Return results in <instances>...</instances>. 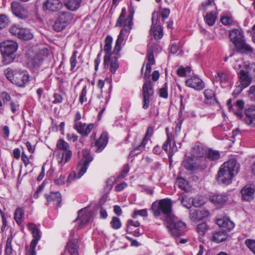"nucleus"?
Masks as SVG:
<instances>
[{"instance_id": "4c0bfd02", "label": "nucleus", "mask_w": 255, "mask_h": 255, "mask_svg": "<svg viewBox=\"0 0 255 255\" xmlns=\"http://www.w3.org/2000/svg\"><path fill=\"white\" fill-rule=\"evenodd\" d=\"M147 143V142L146 141V140L142 139L139 145L133 146V149L130 152V155L134 156L140 153L141 151L144 149L145 146Z\"/></svg>"}, {"instance_id": "f3484780", "label": "nucleus", "mask_w": 255, "mask_h": 255, "mask_svg": "<svg viewBox=\"0 0 255 255\" xmlns=\"http://www.w3.org/2000/svg\"><path fill=\"white\" fill-rule=\"evenodd\" d=\"M93 128L94 125L93 124L87 125L85 123L80 122L74 125V129L83 136H87Z\"/></svg>"}, {"instance_id": "aec40b11", "label": "nucleus", "mask_w": 255, "mask_h": 255, "mask_svg": "<svg viewBox=\"0 0 255 255\" xmlns=\"http://www.w3.org/2000/svg\"><path fill=\"white\" fill-rule=\"evenodd\" d=\"M238 52L241 53H253V48L247 44L244 38L234 43Z\"/></svg>"}, {"instance_id": "e2e57ef3", "label": "nucleus", "mask_w": 255, "mask_h": 255, "mask_svg": "<svg viewBox=\"0 0 255 255\" xmlns=\"http://www.w3.org/2000/svg\"><path fill=\"white\" fill-rule=\"evenodd\" d=\"M244 105L245 102L243 100H237L236 104L233 105V110H240V111H243L244 109Z\"/></svg>"}, {"instance_id": "b1692460", "label": "nucleus", "mask_w": 255, "mask_h": 255, "mask_svg": "<svg viewBox=\"0 0 255 255\" xmlns=\"http://www.w3.org/2000/svg\"><path fill=\"white\" fill-rule=\"evenodd\" d=\"M241 193L244 200L250 201L254 199L255 188L251 185H247L242 189Z\"/></svg>"}, {"instance_id": "ea45409f", "label": "nucleus", "mask_w": 255, "mask_h": 255, "mask_svg": "<svg viewBox=\"0 0 255 255\" xmlns=\"http://www.w3.org/2000/svg\"><path fill=\"white\" fill-rule=\"evenodd\" d=\"M127 11L126 8L124 7L122 9L121 13L119 16V17L117 21L116 26L117 27H122L126 24V23L128 24V21H127V18L125 19V16L126 14Z\"/></svg>"}, {"instance_id": "f03ea898", "label": "nucleus", "mask_w": 255, "mask_h": 255, "mask_svg": "<svg viewBox=\"0 0 255 255\" xmlns=\"http://www.w3.org/2000/svg\"><path fill=\"white\" fill-rule=\"evenodd\" d=\"M172 203L168 198L163 199L159 201L153 202L151 206V210L155 217H158L161 214L165 216L166 220H170L174 216L172 213Z\"/></svg>"}, {"instance_id": "a19ab883", "label": "nucleus", "mask_w": 255, "mask_h": 255, "mask_svg": "<svg viewBox=\"0 0 255 255\" xmlns=\"http://www.w3.org/2000/svg\"><path fill=\"white\" fill-rule=\"evenodd\" d=\"M206 152V150L202 146L199 145L195 146L192 151V155L197 157H202Z\"/></svg>"}, {"instance_id": "4d7b16f0", "label": "nucleus", "mask_w": 255, "mask_h": 255, "mask_svg": "<svg viewBox=\"0 0 255 255\" xmlns=\"http://www.w3.org/2000/svg\"><path fill=\"white\" fill-rule=\"evenodd\" d=\"M181 202L182 205L187 208H190L192 206V199L189 198L187 196L182 197Z\"/></svg>"}, {"instance_id": "2eb2a0df", "label": "nucleus", "mask_w": 255, "mask_h": 255, "mask_svg": "<svg viewBox=\"0 0 255 255\" xmlns=\"http://www.w3.org/2000/svg\"><path fill=\"white\" fill-rule=\"evenodd\" d=\"M112 42V37L110 35L107 36L105 40V46L104 48L105 52V55L104 59V67L106 68L107 66H108L109 63L110 62L112 54V53H114L111 51Z\"/></svg>"}, {"instance_id": "473e14b6", "label": "nucleus", "mask_w": 255, "mask_h": 255, "mask_svg": "<svg viewBox=\"0 0 255 255\" xmlns=\"http://www.w3.org/2000/svg\"><path fill=\"white\" fill-rule=\"evenodd\" d=\"M82 0H65L66 7L71 11L77 10L80 7Z\"/></svg>"}, {"instance_id": "09e8293b", "label": "nucleus", "mask_w": 255, "mask_h": 255, "mask_svg": "<svg viewBox=\"0 0 255 255\" xmlns=\"http://www.w3.org/2000/svg\"><path fill=\"white\" fill-rule=\"evenodd\" d=\"M17 70H13L11 68H8L4 71V75L6 78L12 83L13 79L14 78L15 74Z\"/></svg>"}, {"instance_id": "774afa93", "label": "nucleus", "mask_w": 255, "mask_h": 255, "mask_svg": "<svg viewBox=\"0 0 255 255\" xmlns=\"http://www.w3.org/2000/svg\"><path fill=\"white\" fill-rule=\"evenodd\" d=\"M204 203V201L199 197L192 199V205L195 207H201Z\"/></svg>"}, {"instance_id": "e433bc0d", "label": "nucleus", "mask_w": 255, "mask_h": 255, "mask_svg": "<svg viewBox=\"0 0 255 255\" xmlns=\"http://www.w3.org/2000/svg\"><path fill=\"white\" fill-rule=\"evenodd\" d=\"M229 80V76L225 72L219 71L214 77V81L220 83H227Z\"/></svg>"}, {"instance_id": "680f3d73", "label": "nucleus", "mask_w": 255, "mask_h": 255, "mask_svg": "<svg viewBox=\"0 0 255 255\" xmlns=\"http://www.w3.org/2000/svg\"><path fill=\"white\" fill-rule=\"evenodd\" d=\"M158 13L159 14V16L161 15V21L160 22L161 23V24H163L164 22L165 19H166L169 16L170 13V10L168 8H164L162 10L161 14H160L159 12Z\"/></svg>"}, {"instance_id": "5fc2aeb1", "label": "nucleus", "mask_w": 255, "mask_h": 255, "mask_svg": "<svg viewBox=\"0 0 255 255\" xmlns=\"http://www.w3.org/2000/svg\"><path fill=\"white\" fill-rule=\"evenodd\" d=\"M78 52L77 51H74L70 59V66H71V70H73L77 64V55Z\"/></svg>"}, {"instance_id": "6e6d98bb", "label": "nucleus", "mask_w": 255, "mask_h": 255, "mask_svg": "<svg viewBox=\"0 0 255 255\" xmlns=\"http://www.w3.org/2000/svg\"><path fill=\"white\" fill-rule=\"evenodd\" d=\"M159 95L160 97L166 99L168 98V88L166 83L159 90Z\"/></svg>"}, {"instance_id": "ddd939ff", "label": "nucleus", "mask_w": 255, "mask_h": 255, "mask_svg": "<svg viewBox=\"0 0 255 255\" xmlns=\"http://www.w3.org/2000/svg\"><path fill=\"white\" fill-rule=\"evenodd\" d=\"M48 50L47 48L40 49L29 61V65L34 68L39 67L43 63L44 59L48 56Z\"/></svg>"}, {"instance_id": "1a4fd4ad", "label": "nucleus", "mask_w": 255, "mask_h": 255, "mask_svg": "<svg viewBox=\"0 0 255 255\" xmlns=\"http://www.w3.org/2000/svg\"><path fill=\"white\" fill-rule=\"evenodd\" d=\"M184 167L189 170H194L198 169H204L207 166L205 160L201 159H193L191 157H187L182 162Z\"/></svg>"}, {"instance_id": "58836bf2", "label": "nucleus", "mask_w": 255, "mask_h": 255, "mask_svg": "<svg viewBox=\"0 0 255 255\" xmlns=\"http://www.w3.org/2000/svg\"><path fill=\"white\" fill-rule=\"evenodd\" d=\"M206 155L207 158L212 161L218 160L220 157V154L218 151L211 149L206 151Z\"/></svg>"}, {"instance_id": "0e129e2a", "label": "nucleus", "mask_w": 255, "mask_h": 255, "mask_svg": "<svg viewBox=\"0 0 255 255\" xmlns=\"http://www.w3.org/2000/svg\"><path fill=\"white\" fill-rule=\"evenodd\" d=\"M153 133V128L151 126H149L146 132L145 133V134L143 138V139L146 140V141L148 142L149 140H150V137L152 135Z\"/></svg>"}, {"instance_id": "a211bd4d", "label": "nucleus", "mask_w": 255, "mask_h": 255, "mask_svg": "<svg viewBox=\"0 0 255 255\" xmlns=\"http://www.w3.org/2000/svg\"><path fill=\"white\" fill-rule=\"evenodd\" d=\"M29 80V75L24 74L20 71H17L15 74V76L13 79L12 84L18 87H24L25 84Z\"/></svg>"}, {"instance_id": "423d86ee", "label": "nucleus", "mask_w": 255, "mask_h": 255, "mask_svg": "<svg viewBox=\"0 0 255 255\" xmlns=\"http://www.w3.org/2000/svg\"><path fill=\"white\" fill-rule=\"evenodd\" d=\"M166 227L171 235L174 237L183 236L186 231V226L185 223L181 221H177L174 216L170 220H166Z\"/></svg>"}, {"instance_id": "8fccbe9b", "label": "nucleus", "mask_w": 255, "mask_h": 255, "mask_svg": "<svg viewBox=\"0 0 255 255\" xmlns=\"http://www.w3.org/2000/svg\"><path fill=\"white\" fill-rule=\"evenodd\" d=\"M196 229L198 233L203 236L208 230L209 227L206 223H202L197 226Z\"/></svg>"}, {"instance_id": "7ed1b4c3", "label": "nucleus", "mask_w": 255, "mask_h": 255, "mask_svg": "<svg viewBox=\"0 0 255 255\" xmlns=\"http://www.w3.org/2000/svg\"><path fill=\"white\" fill-rule=\"evenodd\" d=\"M18 48L17 43L13 40H6L0 43V50L2 56V61L4 65L13 62L15 58L14 53Z\"/></svg>"}, {"instance_id": "dca6fc26", "label": "nucleus", "mask_w": 255, "mask_h": 255, "mask_svg": "<svg viewBox=\"0 0 255 255\" xmlns=\"http://www.w3.org/2000/svg\"><path fill=\"white\" fill-rule=\"evenodd\" d=\"M186 85L197 91L203 90L204 87L203 81L199 77L194 76L188 79L185 82Z\"/></svg>"}, {"instance_id": "9d476101", "label": "nucleus", "mask_w": 255, "mask_h": 255, "mask_svg": "<svg viewBox=\"0 0 255 255\" xmlns=\"http://www.w3.org/2000/svg\"><path fill=\"white\" fill-rule=\"evenodd\" d=\"M71 19V16L69 12H61L53 24V29L56 31L63 30L67 26Z\"/></svg>"}, {"instance_id": "20e7f679", "label": "nucleus", "mask_w": 255, "mask_h": 255, "mask_svg": "<svg viewBox=\"0 0 255 255\" xmlns=\"http://www.w3.org/2000/svg\"><path fill=\"white\" fill-rule=\"evenodd\" d=\"M93 160V157L90 155V152L88 150H84L83 153V157L79 161L77 166L78 176H76L74 172L71 173L68 177L67 182L71 183L75 179L80 178L86 172L89 163Z\"/></svg>"}, {"instance_id": "6ab92c4d", "label": "nucleus", "mask_w": 255, "mask_h": 255, "mask_svg": "<svg viewBox=\"0 0 255 255\" xmlns=\"http://www.w3.org/2000/svg\"><path fill=\"white\" fill-rule=\"evenodd\" d=\"M63 6V4L60 0H46L43 4L44 9L51 11H57Z\"/></svg>"}, {"instance_id": "5701e85b", "label": "nucleus", "mask_w": 255, "mask_h": 255, "mask_svg": "<svg viewBox=\"0 0 255 255\" xmlns=\"http://www.w3.org/2000/svg\"><path fill=\"white\" fill-rule=\"evenodd\" d=\"M217 224L223 230L226 232L230 231L235 227L234 223L229 219L226 218L218 219Z\"/></svg>"}, {"instance_id": "4468645a", "label": "nucleus", "mask_w": 255, "mask_h": 255, "mask_svg": "<svg viewBox=\"0 0 255 255\" xmlns=\"http://www.w3.org/2000/svg\"><path fill=\"white\" fill-rule=\"evenodd\" d=\"M46 205L51 206L55 208H58L62 201L61 194L59 192H50L49 194H46Z\"/></svg>"}, {"instance_id": "393cba45", "label": "nucleus", "mask_w": 255, "mask_h": 255, "mask_svg": "<svg viewBox=\"0 0 255 255\" xmlns=\"http://www.w3.org/2000/svg\"><path fill=\"white\" fill-rule=\"evenodd\" d=\"M245 114L247 116L245 120L246 123L252 127H255V106L246 109Z\"/></svg>"}, {"instance_id": "4be33fe9", "label": "nucleus", "mask_w": 255, "mask_h": 255, "mask_svg": "<svg viewBox=\"0 0 255 255\" xmlns=\"http://www.w3.org/2000/svg\"><path fill=\"white\" fill-rule=\"evenodd\" d=\"M240 85L243 88H247L252 82L251 75L246 72L245 70H241L238 73Z\"/></svg>"}, {"instance_id": "69168bd1", "label": "nucleus", "mask_w": 255, "mask_h": 255, "mask_svg": "<svg viewBox=\"0 0 255 255\" xmlns=\"http://www.w3.org/2000/svg\"><path fill=\"white\" fill-rule=\"evenodd\" d=\"M8 23V19L5 15H0V29L4 28Z\"/></svg>"}, {"instance_id": "39448f33", "label": "nucleus", "mask_w": 255, "mask_h": 255, "mask_svg": "<svg viewBox=\"0 0 255 255\" xmlns=\"http://www.w3.org/2000/svg\"><path fill=\"white\" fill-rule=\"evenodd\" d=\"M128 11L129 13L127 18V21H128V24L126 23L124 25V27L121 29L118 36L113 51L114 54H118L119 53L121 49V44L124 40L125 34L129 32L132 28V19L134 11L133 8H130Z\"/></svg>"}, {"instance_id": "bf43d9fd", "label": "nucleus", "mask_w": 255, "mask_h": 255, "mask_svg": "<svg viewBox=\"0 0 255 255\" xmlns=\"http://www.w3.org/2000/svg\"><path fill=\"white\" fill-rule=\"evenodd\" d=\"M148 215L147 210L141 209L138 210H135L132 215L133 218H136L137 216H140L141 217H147Z\"/></svg>"}, {"instance_id": "0eeeda50", "label": "nucleus", "mask_w": 255, "mask_h": 255, "mask_svg": "<svg viewBox=\"0 0 255 255\" xmlns=\"http://www.w3.org/2000/svg\"><path fill=\"white\" fill-rule=\"evenodd\" d=\"M27 228L31 232L33 239L32 240L28 250V255H36L35 248L41 237L40 230L33 223H28Z\"/></svg>"}, {"instance_id": "a878e982", "label": "nucleus", "mask_w": 255, "mask_h": 255, "mask_svg": "<svg viewBox=\"0 0 255 255\" xmlns=\"http://www.w3.org/2000/svg\"><path fill=\"white\" fill-rule=\"evenodd\" d=\"M108 143V135L106 133H103L98 139L96 140L94 146L96 147L95 151L101 152Z\"/></svg>"}, {"instance_id": "79ce46f5", "label": "nucleus", "mask_w": 255, "mask_h": 255, "mask_svg": "<svg viewBox=\"0 0 255 255\" xmlns=\"http://www.w3.org/2000/svg\"><path fill=\"white\" fill-rule=\"evenodd\" d=\"M217 18V17L215 13L210 12L206 14L204 19L209 25L212 26L215 24Z\"/></svg>"}, {"instance_id": "338daca9", "label": "nucleus", "mask_w": 255, "mask_h": 255, "mask_svg": "<svg viewBox=\"0 0 255 255\" xmlns=\"http://www.w3.org/2000/svg\"><path fill=\"white\" fill-rule=\"evenodd\" d=\"M9 106L11 111L13 114H15L17 111L19 110V105L18 101H11L9 104Z\"/></svg>"}, {"instance_id": "72a5a7b5", "label": "nucleus", "mask_w": 255, "mask_h": 255, "mask_svg": "<svg viewBox=\"0 0 255 255\" xmlns=\"http://www.w3.org/2000/svg\"><path fill=\"white\" fill-rule=\"evenodd\" d=\"M229 37L233 43L244 38L242 32L239 29H234L230 32Z\"/></svg>"}, {"instance_id": "2f4dec72", "label": "nucleus", "mask_w": 255, "mask_h": 255, "mask_svg": "<svg viewBox=\"0 0 255 255\" xmlns=\"http://www.w3.org/2000/svg\"><path fill=\"white\" fill-rule=\"evenodd\" d=\"M228 237L227 232L224 230L215 232L213 236V241L216 243H220L226 240Z\"/></svg>"}, {"instance_id": "c9c22d12", "label": "nucleus", "mask_w": 255, "mask_h": 255, "mask_svg": "<svg viewBox=\"0 0 255 255\" xmlns=\"http://www.w3.org/2000/svg\"><path fill=\"white\" fill-rule=\"evenodd\" d=\"M110 66V72L112 74H114L116 71V70L119 67V64L118 63V57H111L110 62L109 63L108 66H107L106 68L105 67L106 69H107Z\"/></svg>"}, {"instance_id": "c85d7f7f", "label": "nucleus", "mask_w": 255, "mask_h": 255, "mask_svg": "<svg viewBox=\"0 0 255 255\" xmlns=\"http://www.w3.org/2000/svg\"><path fill=\"white\" fill-rule=\"evenodd\" d=\"M208 213L204 210H190V217L194 222L201 220L204 217L207 216Z\"/></svg>"}, {"instance_id": "a18cd8bd", "label": "nucleus", "mask_w": 255, "mask_h": 255, "mask_svg": "<svg viewBox=\"0 0 255 255\" xmlns=\"http://www.w3.org/2000/svg\"><path fill=\"white\" fill-rule=\"evenodd\" d=\"M246 72H248L249 74H252L253 76L255 77V63H249L248 62L245 63V69Z\"/></svg>"}, {"instance_id": "c756f323", "label": "nucleus", "mask_w": 255, "mask_h": 255, "mask_svg": "<svg viewBox=\"0 0 255 255\" xmlns=\"http://www.w3.org/2000/svg\"><path fill=\"white\" fill-rule=\"evenodd\" d=\"M228 200V196L225 194H215L210 197L211 202L217 205H221L226 203Z\"/></svg>"}, {"instance_id": "f8f14e48", "label": "nucleus", "mask_w": 255, "mask_h": 255, "mask_svg": "<svg viewBox=\"0 0 255 255\" xmlns=\"http://www.w3.org/2000/svg\"><path fill=\"white\" fill-rule=\"evenodd\" d=\"M10 32L24 40H28L33 37L32 33L28 29L21 28L17 25L12 26L10 29Z\"/></svg>"}, {"instance_id": "de8ad7c7", "label": "nucleus", "mask_w": 255, "mask_h": 255, "mask_svg": "<svg viewBox=\"0 0 255 255\" xmlns=\"http://www.w3.org/2000/svg\"><path fill=\"white\" fill-rule=\"evenodd\" d=\"M176 184L181 189L187 191L188 182L182 178L177 179Z\"/></svg>"}, {"instance_id": "3c124183", "label": "nucleus", "mask_w": 255, "mask_h": 255, "mask_svg": "<svg viewBox=\"0 0 255 255\" xmlns=\"http://www.w3.org/2000/svg\"><path fill=\"white\" fill-rule=\"evenodd\" d=\"M112 227L114 229H119L122 226L121 222L120 219L116 217H114L110 223Z\"/></svg>"}, {"instance_id": "6e6552de", "label": "nucleus", "mask_w": 255, "mask_h": 255, "mask_svg": "<svg viewBox=\"0 0 255 255\" xmlns=\"http://www.w3.org/2000/svg\"><path fill=\"white\" fill-rule=\"evenodd\" d=\"M159 18V14L158 12L154 11L152 13V25L150 31L156 40L161 39L163 35L162 24Z\"/></svg>"}, {"instance_id": "412c9836", "label": "nucleus", "mask_w": 255, "mask_h": 255, "mask_svg": "<svg viewBox=\"0 0 255 255\" xmlns=\"http://www.w3.org/2000/svg\"><path fill=\"white\" fill-rule=\"evenodd\" d=\"M78 218L80 220V224L79 227L82 228L83 226L86 225L90 220L92 217V212L87 211L86 209H81L78 211Z\"/></svg>"}, {"instance_id": "603ef678", "label": "nucleus", "mask_w": 255, "mask_h": 255, "mask_svg": "<svg viewBox=\"0 0 255 255\" xmlns=\"http://www.w3.org/2000/svg\"><path fill=\"white\" fill-rule=\"evenodd\" d=\"M87 93V86L86 85H85L80 94L79 102L81 104H83L84 102H86L87 101V99L86 98Z\"/></svg>"}, {"instance_id": "864d4df0", "label": "nucleus", "mask_w": 255, "mask_h": 255, "mask_svg": "<svg viewBox=\"0 0 255 255\" xmlns=\"http://www.w3.org/2000/svg\"><path fill=\"white\" fill-rule=\"evenodd\" d=\"M12 239L8 238L6 243L5 246V254L6 255H11L12 253V248L11 246Z\"/></svg>"}, {"instance_id": "7c9ffc66", "label": "nucleus", "mask_w": 255, "mask_h": 255, "mask_svg": "<svg viewBox=\"0 0 255 255\" xmlns=\"http://www.w3.org/2000/svg\"><path fill=\"white\" fill-rule=\"evenodd\" d=\"M205 98V102L208 104H214L217 103V100L215 97L214 92L211 89H206L204 92Z\"/></svg>"}, {"instance_id": "f257e3e1", "label": "nucleus", "mask_w": 255, "mask_h": 255, "mask_svg": "<svg viewBox=\"0 0 255 255\" xmlns=\"http://www.w3.org/2000/svg\"><path fill=\"white\" fill-rule=\"evenodd\" d=\"M240 165L235 158L225 162L220 167L217 177L220 184L228 185L232 182L233 178L238 173Z\"/></svg>"}, {"instance_id": "cd10ccee", "label": "nucleus", "mask_w": 255, "mask_h": 255, "mask_svg": "<svg viewBox=\"0 0 255 255\" xmlns=\"http://www.w3.org/2000/svg\"><path fill=\"white\" fill-rule=\"evenodd\" d=\"M147 57L149 61L148 63H146L145 65V70L144 72V77L149 79L150 73L151 72V68L150 65H153L155 64V60L154 58L153 53L151 50H149L147 52Z\"/></svg>"}, {"instance_id": "bb28decb", "label": "nucleus", "mask_w": 255, "mask_h": 255, "mask_svg": "<svg viewBox=\"0 0 255 255\" xmlns=\"http://www.w3.org/2000/svg\"><path fill=\"white\" fill-rule=\"evenodd\" d=\"M154 94V90L151 81L146 79L142 86L143 97L150 98Z\"/></svg>"}, {"instance_id": "13d9d810", "label": "nucleus", "mask_w": 255, "mask_h": 255, "mask_svg": "<svg viewBox=\"0 0 255 255\" xmlns=\"http://www.w3.org/2000/svg\"><path fill=\"white\" fill-rule=\"evenodd\" d=\"M245 244L255 255V240L252 239H247L245 241Z\"/></svg>"}, {"instance_id": "37998d69", "label": "nucleus", "mask_w": 255, "mask_h": 255, "mask_svg": "<svg viewBox=\"0 0 255 255\" xmlns=\"http://www.w3.org/2000/svg\"><path fill=\"white\" fill-rule=\"evenodd\" d=\"M23 215L24 210L22 208H19L15 210L14 218L18 224H20L22 223Z\"/></svg>"}, {"instance_id": "052dcab7", "label": "nucleus", "mask_w": 255, "mask_h": 255, "mask_svg": "<svg viewBox=\"0 0 255 255\" xmlns=\"http://www.w3.org/2000/svg\"><path fill=\"white\" fill-rule=\"evenodd\" d=\"M129 170V166L128 164H125L124 165L123 169L120 173L118 178L120 179L124 178L126 176Z\"/></svg>"}, {"instance_id": "49530a36", "label": "nucleus", "mask_w": 255, "mask_h": 255, "mask_svg": "<svg viewBox=\"0 0 255 255\" xmlns=\"http://www.w3.org/2000/svg\"><path fill=\"white\" fill-rule=\"evenodd\" d=\"M56 146L59 150L65 151L70 149V145L67 142L63 139H59L58 140Z\"/></svg>"}, {"instance_id": "9b49d317", "label": "nucleus", "mask_w": 255, "mask_h": 255, "mask_svg": "<svg viewBox=\"0 0 255 255\" xmlns=\"http://www.w3.org/2000/svg\"><path fill=\"white\" fill-rule=\"evenodd\" d=\"M11 8L14 15L20 19H25L28 16L27 9L23 4L16 0L11 3Z\"/></svg>"}, {"instance_id": "c03bdc74", "label": "nucleus", "mask_w": 255, "mask_h": 255, "mask_svg": "<svg viewBox=\"0 0 255 255\" xmlns=\"http://www.w3.org/2000/svg\"><path fill=\"white\" fill-rule=\"evenodd\" d=\"M166 131L167 134V139L165 141L162 146V149L169 154L168 146L170 147V146H171L172 141V135L168 132V128H166Z\"/></svg>"}, {"instance_id": "f704fd0d", "label": "nucleus", "mask_w": 255, "mask_h": 255, "mask_svg": "<svg viewBox=\"0 0 255 255\" xmlns=\"http://www.w3.org/2000/svg\"><path fill=\"white\" fill-rule=\"evenodd\" d=\"M67 250L70 255H79L78 246L76 241L69 242L67 245Z\"/></svg>"}]
</instances>
